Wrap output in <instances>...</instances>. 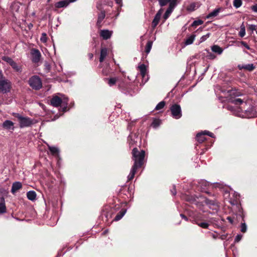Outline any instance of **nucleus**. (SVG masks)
<instances>
[{
    "instance_id": "obj_59",
    "label": "nucleus",
    "mask_w": 257,
    "mask_h": 257,
    "mask_svg": "<svg viewBox=\"0 0 257 257\" xmlns=\"http://www.w3.org/2000/svg\"><path fill=\"white\" fill-rule=\"evenodd\" d=\"M171 192L173 195H175L176 194V191L175 188V186H174V188L172 190H171Z\"/></svg>"
},
{
    "instance_id": "obj_36",
    "label": "nucleus",
    "mask_w": 257,
    "mask_h": 257,
    "mask_svg": "<svg viewBox=\"0 0 257 257\" xmlns=\"http://www.w3.org/2000/svg\"><path fill=\"white\" fill-rule=\"evenodd\" d=\"M227 92L228 93H229L230 95H234L235 97L236 96L238 97V96H241L242 95V93L241 92L238 91V90H237L236 89L228 90H227Z\"/></svg>"
},
{
    "instance_id": "obj_6",
    "label": "nucleus",
    "mask_w": 257,
    "mask_h": 257,
    "mask_svg": "<svg viewBox=\"0 0 257 257\" xmlns=\"http://www.w3.org/2000/svg\"><path fill=\"white\" fill-rule=\"evenodd\" d=\"M12 83L10 80L7 79L0 71V92L7 93L11 91Z\"/></svg>"
},
{
    "instance_id": "obj_55",
    "label": "nucleus",
    "mask_w": 257,
    "mask_h": 257,
    "mask_svg": "<svg viewBox=\"0 0 257 257\" xmlns=\"http://www.w3.org/2000/svg\"><path fill=\"white\" fill-rule=\"evenodd\" d=\"M159 4L160 6L163 7L167 5V2H169V1H159ZM169 2H171V1H169Z\"/></svg>"
},
{
    "instance_id": "obj_2",
    "label": "nucleus",
    "mask_w": 257,
    "mask_h": 257,
    "mask_svg": "<svg viewBox=\"0 0 257 257\" xmlns=\"http://www.w3.org/2000/svg\"><path fill=\"white\" fill-rule=\"evenodd\" d=\"M114 6L115 10L117 12L116 15H119V9L122 6V1H99L96 4L97 9L100 11L98 14L96 25L98 28L102 26V22L105 17V13L109 11V8ZM116 18H115L116 19Z\"/></svg>"
},
{
    "instance_id": "obj_54",
    "label": "nucleus",
    "mask_w": 257,
    "mask_h": 257,
    "mask_svg": "<svg viewBox=\"0 0 257 257\" xmlns=\"http://www.w3.org/2000/svg\"><path fill=\"white\" fill-rule=\"evenodd\" d=\"M226 219L231 224H233L234 221L235 217L228 216Z\"/></svg>"
},
{
    "instance_id": "obj_58",
    "label": "nucleus",
    "mask_w": 257,
    "mask_h": 257,
    "mask_svg": "<svg viewBox=\"0 0 257 257\" xmlns=\"http://www.w3.org/2000/svg\"><path fill=\"white\" fill-rule=\"evenodd\" d=\"M180 216L182 218L184 219L186 221H188V218L183 214H180Z\"/></svg>"
},
{
    "instance_id": "obj_3",
    "label": "nucleus",
    "mask_w": 257,
    "mask_h": 257,
    "mask_svg": "<svg viewBox=\"0 0 257 257\" xmlns=\"http://www.w3.org/2000/svg\"><path fill=\"white\" fill-rule=\"evenodd\" d=\"M132 156L134 163L131 169L129 175L127 176V179L129 181L134 178L137 169L143 166L144 163L145 151L144 150L139 151L137 148H135L132 151Z\"/></svg>"
},
{
    "instance_id": "obj_19",
    "label": "nucleus",
    "mask_w": 257,
    "mask_h": 257,
    "mask_svg": "<svg viewBox=\"0 0 257 257\" xmlns=\"http://www.w3.org/2000/svg\"><path fill=\"white\" fill-rule=\"evenodd\" d=\"M163 11V9H161L155 15L152 23V27L155 28L159 24Z\"/></svg>"
},
{
    "instance_id": "obj_14",
    "label": "nucleus",
    "mask_w": 257,
    "mask_h": 257,
    "mask_svg": "<svg viewBox=\"0 0 257 257\" xmlns=\"http://www.w3.org/2000/svg\"><path fill=\"white\" fill-rule=\"evenodd\" d=\"M32 56V61L34 63H38L40 61L41 54L39 50L36 49H32L31 52Z\"/></svg>"
},
{
    "instance_id": "obj_32",
    "label": "nucleus",
    "mask_w": 257,
    "mask_h": 257,
    "mask_svg": "<svg viewBox=\"0 0 257 257\" xmlns=\"http://www.w3.org/2000/svg\"><path fill=\"white\" fill-rule=\"evenodd\" d=\"M236 46L238 47H243L248 50L251 51L252 50L245 42L243 41H237L236 42Z\"/></svg>"
},
{
    "instance_id": "obj_49",
    "label": "nucleus",
    "mask_w": 257,
    "mask_h": 257,
    "mask_svg": "<svg viewBox=\"0 0 257 257\" xmlns=\"http://www.w3.org/2000/svg\"><path fill=\"white\" fill-rule=\"evenodd\" d=\"M171 14V13L167 10L165 14L163 16V18L164 20H166L169 17Z\"/></svg>"
},
{
    "instance_id": "obj_57",
    "label": "nucleus",
    "mask_w": 257,
    "mask_h": 257,
    "mask_svg": "<svg viewBox=\"0 0 257 257\" xmlns=\"http://www.w3.org/2000/svg\"><path fill=\"white\" fill-rule=\"evenodd\" d=\"M239 217L241 218L242 219H243L244 215L243 214V213L241 210H239V214H238Z\"/></svg>"
},
{
    "instance_id": "obj_15",
    "label": "nucleus",
    "mask_w": 257,
    "mask_h": 257,
    "mask_svg": "<svg viewBox=\"0 0 257 257\" xmlns=\"http://www.w3.org/2000/svg\"><path fill=\"white\" fill-rule=\"evenodd\" d=\"M48 149L49 151L50 152L51 154L55 156L57 159H58L57 161V164L59 165L60 162L61 158L59 155L60 150L58 148L54 147V146H51L50 145H48Z\"/></svg>"
},
{
    "instance_id": "obj_10",
    "label": "nucleus",
    "mask_w": 257,
    "mask_h": 257,
    "mask_svg": "<svg viewBox=\"0 0 257 257\" xmlns=\"http://www.w3.org/2000/svg\"><path fill=\"white\" fill-rule=\"evenodd\" d=\"M138 68L142 77L143 80L142 83L144 85L149 80V77L147 75V67L144 64H141L138 66Z\"/></svg>"
},
{
    "instance_id": "obj_8",
    "label": "nucleus",
    "mask_w": 257,
    "mask_h": 257,
    "mask_svg": "<svg viewBox=\"0 0 257 257\" xmlns=\"http://www.w3.org/2000/svg\"><path fill=\"white\" fill-rule=\"evenodd\" d=\"M30 86L35 90H39L42 87V83L41 79L38 76H32L29 80Z\"/></svg>"
},
{
    "instance_id": "obj_48",
    "label": "nucleus",
    "mask_w": 257,
    "mask_h": 257,
    "mask_svg": "<svg viewBox=\"0 0 257 257\" xmlns=\"http://www.w3.org/2000/svg\"><path fill=\"white\" fill-rule=\"evenodd\" d=\"M242 5V1H233V6L236 8H238Z\"/></svg>"
},
{
    "instance_id": "obj_64",
    "label": "nucleus",
    "mask_w": 257,
    "mask_h": 257,
    "mask_svg": "<svg viewBox=\"0 0 257 257\" xmlns=\"http://www.w3.org/2000/svg\"><path fill=\"white\" fill-rule=\"evenodd\" d=\"M18 3H16V2H14V3H13V5H12V7H13L14 5H16V6H18Z\"/></svg>"
},
{
    "instance_id": "obj_9",
    "label": "nucleus",
    "mask_w": 257,
    "mask_h": 257,
    "mask_svg": "<svg viewBox=\"0 0 257 257\" xmlns=\"http://www.w3.org/2000/svg\"><path fill=\"white\" fill-rule=\"evenodd\" d=\"M170 110L171 112L172 116L175 119H179L181 117L182 110L180 105L177 104H173L170 107Z\"/></svg>"
},
{
    "instance_id": "obj_40",
    "label": "nucleus",
    "mask_w": 257,
    "mask_h": 257,
    "mask_svg": "<svg viewBox=\"0 0 257 257\" xmlns=\"http://www.w3.org/2000/svg\"><path fill=\"white\" fill-rule=\"evenodd\" d=\"M153 45V42L149 41L145 47V52L148 54L150 53Z\"/></svg>"
},
{
    "instance_id": "obj_39",
    "label": "nucleus",
    "mask_w": 257,
    "mask_h": 257,
    "mask_svg": "<svg viewBox=\"0 0 257 257\" xmlns=\"http://www.w3.org/2000/svg\"><path fill=\"white\" fill-rule=\"evenodd\" d=\"M196 224L198 225L199 226L202 228H208L209 226V224L206 222L205 221H203L202 222H199L198 221H196Z\"/></svg>"
},
{
    "instance_id": "obj_43",
    "label": "nucleus",
    "mask_w": 257,
    "mask_h": 257,
    "mask_svg": "<svg viewBox=\"0 0 257 257\" xmlns=\"http://www.w3.org/2000/svg\"><path fill=\"white\" fill-rule=\"evenodd\" d=\"M165 105V102L164 101L160 102L156 106L155 109L157 110H159L162 109Z\"/></svg>"
},
{
    "instance_id": "obj_51",
    "label": "nucleus",
    "mask_w": 257,
    "mask_h": 257,
    "mask_svg": "<svg viewBox=\"0 0 257 257\" xmlns=\"http://www.w3.org/2000/svg\"><path fill=\"white\" fill-rule=\"evenodd\" d=\"M242 235L241 234H237L234 239V242H238L242 238Z\"/></svg>"
},
{
    "instance_id": "obj_38",
    "label": "nucleus",
    "mask_w": 257,
    "mask_h": 257,
    "mask_svg": "<svg viewBox=\"0 0 257 257\" xmlns=\"http://www.w3.org/2000/svg\"><path fill=\"white\" fill-rule=\"evenodd\" d=\"M117 78L115 77H112L110 78H106L105 81H107L108 84L110 86L114 85L116 82Z\"/></svg>"
},
{
    "instance_id": "obj_18",
    "label": "nucleus",
    "mask_w": 257,
    "mask_h": 257,
    "mask_svg": "<svg viewBox=\"0 0 257 257\" xmlns=\"http://www.w3.org/2000/svg\"><path fill=\"white\" fill-rule=\"evenodd\" d=\"M112 34V31L108 30H101L99 32L100 37L103 40H107L109 39Z\"/></svg>"
},
{
    "instance_id": "obj_56",
    "label": "nucleus",
    "mask_w": 257,
    "mask_h": 257,
    "mask_svg": "<svg viewBox=\"0 0 257 257\" xmlns=\"http://www.w3.org/2000/svg\"><path fill=\"white\" fill-rule=\"evenodd\" d=\"M252 11L255 13H257V5H253L251 8Z\"/></svg>"
},
{
    "instance_id": "obj_37",
    "label": "nucleus",
    "mask_w": 257,
    "mask_h": 257,
    "mask_svg": "<svg viewBox=\"0 0 257 257\" xmlns=\"http://www.w3.org/2000/svg\"><path fill=\"white\" fill-rule=\"evenodd\" d=\"M102 71L103 75L107 76L112 72V70L110 69L109 66L107 65L103 68Z\"/></svg>"
},
{
    "instance_id": "obj_27",
    "label": "nucleus",
    "mask_w": 257,
    "mask_h": 257,
    "mask_svg": "<svg viewBox=\"0 0 257 257\" xmlns=\"http://www.w3.org/2000/svg\"><path fill=\"white\" fill-rule=\"evenodd\" d=\"M13 126L14 123L12 121L9 120H5L3 123V127L8 130H14Z\"/></svg>"
},
{
    "instance_id": "obj_16",
    "label": "nucleus",
    "mask_w": 257,
    "mask_h": 257,
    "mask_svg": "<svg viewBox=\"0 0 257 257\" xmlns=\"http://www.w3.org/2000/svg\"><path fill=\"white\" fill-rule=\"evenodd\" d=\"M139 140L138 136L135 133H131L127 138V142L130 146L135 145Z\"/></svg>"
},
{
    "instance_id": "obj_24",
    "label": "nucleus",
    "mask_w": 257,
    "mask_h": 257,
    "mask_svg": "<svg viewBox=\"0 0 257 257\" xmlns=\"http://www.w3.org/2000/svg\"><path fill=\"white\" fill-rule=\"evenodd\" d=\"M211 50L212 52L220 55L223 51V49L217 45H214L211 47Z\"/></svg>"
},
{
    "instance_id": "obj_28",
    "label": "nucleus",
    "mask_w": 257,
    "mask_h": 257,
    "mask_svg": "<svg viewBox=\"0 0 257 257\" xmlns=\"http://www.w3.org/2000/svg\"><path fill=\"white\" fill-rule=\"evenodd\" d=\"M126 212V209H121L118 213V214L115 216V217H114V218L113 219V220L115 221L119 220L120 219H121L122 218V217L124 215V214H125Z\"/></svg>"
},
{
    "instance_id": "obj_30",
    "label": "nucleus",
    "mask_w": 257,
    "mask_h": 257,
    "mask_svg": "<svg viewBox=\"0 0 257 257\" xmlns=\"http://www.w3.org/2000/svg\"><path fill=\"white\" fill-rule=\"evenodd\" d=\"M197 221H198L199 222L205 221L204 216L200 213L197 214L195 216L193 220H192V222H193L194 223L196 224Z\"/></svg>"
},
{
    "instance_id": "obj_52",
    "label": "nucleus",
    "mask_w": 257,
    "mask_h": 257,
    "mask_svg": "<svg viewBox=\"0 0 257 257\" xmlns=\"http://www.w3.org/2000/svg\"><path fill=\"white\" fill-rule=\"evenodd\" d=\"M248 28L251 31H256L257 30V26L255 25H249Z\"/></svg>"
},
{
    "instance_id": "obj_11",
    "label": "nucleus",
    "mask_w": 257,
    "mask_h": 257,
    "mask_svg": "<svg viewBox=\"0 0 257 257\" xmlns=\"http://www.w3.org/2000/svg\"><path fill=\"white\" fill-rule=\"evenodd\" d=\"M205 135H207L212 138H215V136L213 133L205 130L198 133L196 135V139L199 143H201L206 140Z\"/></svg>"
},
{
    "instance_id": "obj_44",
    "label": "nucleus",
    "mask_w": 257,
    "mask_h": 257,
    "mask_svg": "<svg viewBox=\"0 0 257 257\" xmlns=\"http://www.w3.org/2000/svg\"><path fill=\"white\" fill-rule=\"evenodd\" d=\"M203 21L201 20H195L192 23L191 26L192 27H195L197 26L201 25L203 24Z\"/></svg>"
},
{
    "instance_id": "obj_26",
    "label": "nucleus",
    "mask_w": 257,
    "mask_h": 257,
    "mask_svg": "<svg viewBox=\"0 0 257 257\" xmlns=\"http://www.w3.org/2000/svg\"><path fill=\"white\" fill-rule=\"evenodd\" d=\"M107 55V49L106 48H102L100 50V55L99 57L100 62H102Z\"/></svg>"
},
{
    "instance_id": "obj_33",
    "label": "nucleus",
    "mask_w": 257,
    "mask_h": 257,
    "mask_svg": "<svg viewBox=\"0 0 257 257\" xmlns=\"http://www.w3.org/2000/svg\"><path fill=\"white\" fill-rule=\"evenodd\" d=\"M236 195V198L230 197L229 199V202L232 205H237L239 201L240 195L239 194H237Z\"/></svg>"
},
{
    "instance_id": "obj_29",
    "label": "nucleus",
    "mask_w": 257,
    "mask_h": 257,
    "mask_svg": "<svg viewBox=\"0 0 257 257\" xmlns=\"http://www.w3.org/2000/svg\"><path fill=\"white\" fill-rule=\"evenodd\" d=\"M196 35L194 34H192L190 36H189L185 41V45L186 46L191 45L194 42Z\"/></svg>"
},
{
    "instance_id": "obj_1",
    "label": "nucleus",
    "mask_w": 257,
    "mask_h": 257,
    "mask_svg": "<svg viewBox=\"0 0 257 257\" xmlns=\"http://www.w3.org/2000/svg\"><path fill=\"white\" fill-rule=\"evenodd\" d=\"M234 105H228L226 108L237 116L242 118H252L257 116V108L251 102L246 101L240 98H234L231 100Z\"/></svg>"
},
{
    "instance_id": "obj_7",
    "label": "nucleus",
    "mask_w": 257,
    "mask_h": 257,
    "mask_svg": "<svg viewBox=\"0 0 257 257\" xmlns=\"http://www.w3.org/2000/svg\"><path fill=\"white\" fill-rule=\"evenodd\" d=\"M13 116L18 119L20 128L29 127L34 123L33 119L28 117H24L19 113H13Z\"/></svg>"
},
{
    "instance_id": "obj_5",
    "label": "nucleus",
    "mask_w": 257,
    "mask_h": 257,
    "mask_svg": "<svg viewBox=\"0 0 257 257\" xmlns=\"http://www.w3.org/2000/svg\"><path fill=\"white\" fill-rule=\"evenodd\" d=\"M58 95H54L52 96L50 100V103L54 107H57L61 106L62 111L65 112L67 110L68 98L61 93H58Z\"/></svg>"
},
{
    "instance_id": "obj_20",
    "label": "nucleus",
    "mask_w": 257,
    "mask_h": 257,
    "mask_svg": "<svg viewBox=\"0 0 257 257\" xmlns=\"http://www.w3.org/2000/svg\"><path fill=\"white\" fill-rule=\"evenodd\" d=\"M200 5L197 2H193L186 7V9L187 11L191 12L197 9Z\"/></svg>"
},
{
    "instance_id": "obj_23",
    "label": "nucleus",
    "mask_w": 257,
    "mask_h": 257,
    "mask_svg": "<svg viewBox=\"0 0 257 257\" xmlns=\"http://www.w3.org/2000/svg\"><path fill=\"white\" fill-rule=\"evenodd\" d=\"M22 185L20 182H15L12 184L11 192L15 194L18 190L22 188Z\"/></svg>"
},
{
    "instance_id": "obj_60",
    "label": "nucleus",
    "mask_w": 257,
    "mask_h": 257,
    "mask_svg": "<svg viewBox=\"0 0 257 257\" xmlns=\"http://www.w3.org/2000/svg\"><path fill=\"white\" fill-rule=\"evenodd\" d=\"M232 197H231L232 198H236V196H237L236 195L237 194H239L237 192H234L233 193H232Z\"/></svg>"
},
{
    "instance_id": "obj_31",
    "label": "nucleus",
    "mask_w": 257,
    "mask_h": 257,
    "mask_svg": "<svg viewBox=\"0 0 257 257\" xmlns=\"http://www.w3.org/2000/svg\"><path fill=\"white\" fill-rule=\"evenodd\" d=\"M27 197L29 200L34 201L36 200V193L34 191H29L27 193Z\"/></svg>"
},
{
    "instance_id": "obj_12",
    "label": "nucleus",
    "mask_w": 257,
    "mask_h": 257,
    "mask_svg": "<svg viewBox=\"0 0 257 257\" xmlns=\"http://www.w3.org/2000/svg\"><path fill=\"white\" fill-rule=\"evenodd\" d=\"M223 11L224 9L222 7L216 8L207 15L205 19L210 20L211 21H214L215 18H216L220 13L223 12Z\"/></svg>"
},
{
    "instance_id": "obj_17",
    "label": "nucleus",
    "mask_w": 257,
    "mask_h": 257,
    "mask_svg": "<svg viewBox=\"0 0 257 257\" xmlns=\"http://www.w3.org/2000/svg\"><path fill=\"white\" fill-rule=\"evenodd\" d=\"M119 87L121 89V92L126 95H130L132 96L135 93V92L134 90H133L132 88L131 85H126V86L124 87H122L120 85H119Z\"/></svg>"
},
{
    "instance_id": "obj_47",
    "label": "nucleus",
    "mask_w": 257,
    "mask_h": 257,
    "mask_svg": "<svg viewBox=\"0 0 257 257\" xmlns=\"http://www.w3.org/2000/svg\"><path fill=\"white\" fill-rule=\"evenodd\" d=\"M247 230V225L245 222H242L240 225V231L242 232H245Z\"/></svg>"
},
{
    "instance_id": "obj_41",
    "label": "nucleus",
    "mask_w": 257,
    "mask_h": 257,
    "mask_svg": "<svg viewBox=\"0 0 257 257\" xmlns=\"http://www.w3.org/2000/svg\"><path fill=\"white\" fill-rule=\"evenodd\" d=\"M176 5V1H171V2L169 3V6L167 9V10L172 13Z\"/></svg>"
},
{
    "instance_id": "obj_21",
    "label": "nucleus",
    "mask_w": 257,
    "mask_h": 257,
    "mask_svg": "<svg viewBox=\"0 0 257 257\" xmlns=\"http://www.w3.org/2000/svg\"><path fill=\"white\" fill-rule=\"evenodd\" d=\"M238 68L239 70L245 69L249 71H252L255 68V66L253 64H239L238 65Z\"/></svg>"
},
{
    "instance_id": "obj_13",
    "label": "nucleus",
    "mask_w": 257,
    "mask_h": 257,
    "mask_svg": "<svg viewBox=\"0 0 257 257\" xmlns=\"http://www.w3.org/2000/svg\"><path fill=\"white\" fill-rule=\"evenodd\" d=\"M211 184L205 180H200L198 182L197 186L201 191L210 194L207 191Z\"/></svg>"
},
{
    "instance_id": "obj_25",
    "label": "nucleus",
    "mask_w": 257,
    "mask_h": 257,
    "mask_svg": "<svg viewBox=\"0 0 257 257\" xmlns=\"http://www.w3.org/2000/svg\"><path fill=\"white\" fill-rule=\"evenodd\" d=\"M7 211L5 200L4 197L0 198V214H4Z\"/></svg>"
},
{
    "instance_id": "obj_22",
    "label": "nucleus",
    "mask_w": 257,
    "mask_h": 257,
    "mask_svg": "<svg viewBox=\"0 0 257 257\" xmlns=\"http://www.w3.org/2000/svg\"><path fill=\"white\" fill-rule=\"evenodd\" d=\"M74 1H59L55 4V8H66L70 3Z\"/></svg>"
},
{
    "instance_id": "obj_61",
    "label": "nucleus",
    "mask_w": 257,
    "mask_h": 257,
    "mask_svg": "<svg viewBox=\"0 0 257 257\" xmlns=\"http://www.w3.org/2000/svg\"><path fill=\"white\" fill-rule=\"evenodd\" d=\"M33 27V25L32 23H30L28 25V27L29 29H31Z\"/></svg>"
},
{
    "instance_id": "obj_50",
    "label": "nucleus",
    "mask_w": 257,
    "mask_h": 257,
    "mask_svg": "<svg viewBox=\"0 0 257 257\" xmlns=\"http://www.w3.org/2000/svg\"><path fill=\"white\" fill-rule=\"evenodd\" d=\"M245 34V28L243 27L242 28H241L240 31L239 32V35L241 37H243L244 36Z\"/></svg>"
},
{
    "instance_id": "obj_63",
    "label": "nucleus",
    "mask_w": 257,
    "mask_h": 257,
    "mask_svg": "<svg viewBox=\"0 0 257 257\" xmlns=\"http://www.w3.org/2000/svg\"><path fill=\"white\" fill-rule=\"evenodd\" d=\"M108 230L107 229H106V230H105L103 231V234H105L107 233H108Z\"/></svg>"
},
{
    "instance_id": "obj_42",
    "label": "nucleus",
    "mask_w": 257,
    "mask_h": 257,
    "mask_svg": "<svg viewBox=\"0 0 257 257\" xmlns=\"http://www.w3.org/2000/svg\"><path fill=\"white\" fill-rule=\"evenodd\" d=\"M207 54L206 55V58L210 60H214L216 58V56L211 52L209 50H206Z\"/></svg>"
},
{
    "instance_id": "obj_46",
    "label": "nucleus",
    "mask_w": 257,
    "mask_h": 257,
    "mask_svg": "<svg viewBox=\"0 0 257 257\" xmlns=\"http://www.w3.org/2000/svg\"><path fill=\"white\" fill-rule=\"evenodd\" d=\"M209 36H210L209 33H207V34L202 36L200 39L199 44L204 42L206 40H207V38H208L209 37Z\"/></svg>"
},
{
    "instance_id": "obj_62",
    "label": "nucleus",
    "mask_w": 257,
    "mask_h": 257,
    "mask_svg": "<svg viewBox=\"0 0 257 257\" xmlns=\"http://www.w3.org/2000/svg\"><path fill=\"white\" fill-rule=\"evenodd\" d=\"M209 65H208V66H207V67L205 69V70H204V73H206V72L207 71L208 69H209Z\"/></svg>"
},
{
    "instance_id": "obj_35",
    "label": "nucleus",
    "mask_w": 257,
    "mask_h": 257,
    "mask_svg": "<svg viewBox=\"0 0 257 257\" xmlns=\"http://www.w3.org/2000/svg\"><path fill=\"white\" fill-rule=\"evenodd\" d=\"M161 124V120L158 118H154L151 126L155 128L158 127Z\"/></svg>"
},
{
    "instance_id": "obj_45",
    "label": "nucleus",
    "mask_w": 257,
    "mask_h": 257,
    "mask_svg": "<svg viewBox=\"0 0 257 257\" xmlns=\"http://www.w3.org/2000/svg\"><path fill=\"white\" fill-rule=\"evenodd\" d=\"M3 60H4L5 61L7 62V63H8L10 65H12V63H14L15 62L10 57H6V56L4 57L3 58Z\"/></svg>"
},
{
    "instance_id": "obj_34",
    "label": "nucleus",
    "mask_w": 257,
    "mask_h": 257,
    "mask_svg": "<svg viewBox=\"0 0 257 257\" xmlns=\"http://www.w3.org/2000/svg\"><path fill=\"white\" fill-rule=\"evenodd\" d=\"M11 66L16 72H21L22 71V66L18 64L16 62L12 63Z\"/></svg>"
},
{
    "instance_id": "obj_4",
    "label": "nucleus",
    "mask_w": 257,
    "mask_h": 257,
    "mask_svg": "<svg viewBox=\"0 0 257 257\" xmlns=\"http://www.w3.org/2000/svg\"><path fill=\"white\" fill-rule=\"evenodd\" d=\"M182 199L189 203L196 205L197 207H200L201 203L204 202L206 204L209 206H214L216 205V202L215 200H210L202 196H193L187 194L183 195Z\"/></svg>"
},
{
    "instance_id": "obj_53",
    "label": "nucleus",
    "mask_w": 257,
    "mask_h": 257,
    "mask_svg": "<svg viewBox=\"0 0 257 257\" xmlns=\"http://www.w3.org/2000/svg\"><path fill=\"white\" fill-rule=\"evenodd\" d=\"M40 40L41 42L45 43L47 41V37L46 34L45 33H43L42 36H41Z\"/></svg>"
}]
</instances>
